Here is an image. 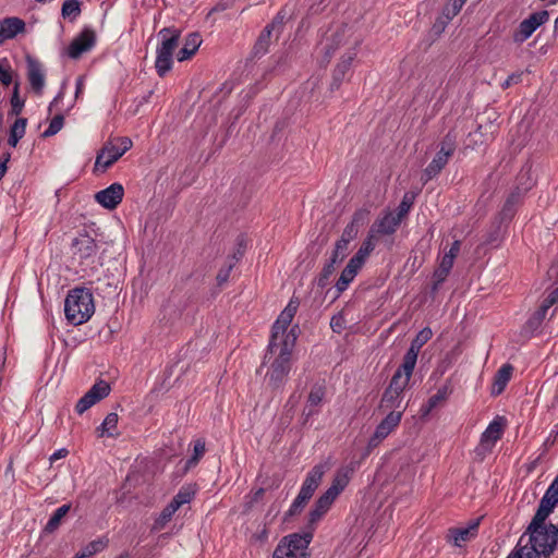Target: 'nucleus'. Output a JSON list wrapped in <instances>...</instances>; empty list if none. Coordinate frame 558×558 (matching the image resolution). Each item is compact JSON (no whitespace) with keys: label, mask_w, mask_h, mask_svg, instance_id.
I'll use <instances>...</instances> for the list:
<instances>
[{"label":"nucleus","mask_w":558,"mask_h":558,"mask_svg":"<svg viewBox=\"0 0 558 558\" xmlns=\"http://www.w3.org/2000/svg\"><path fill=\"white\" fill-rule=\"evenodd\" d=\"M96 43V35L94 31L85 28L78 36H76L66 49V54L71 59H78L83 53L89 51Z\"/></svg>","instance_id":"dca6fc26"},{"label":"nucleus","mask_w":558,"mask_h":558,"mask_svg":"<svg viewBox=\"0 0 558 558\" xmlns=\"http://www.w3.org/2000/svg\"><path fill=\"white\" fill-rule=\"evenodd\" d=\"M325 397V387L322 385H315L312 387L308 398H307V407L316 408L319 407Z\"/></svg>","instance_id":"58836bf2"},{"label":"nucleus","mask_w":558,"mask_h":558,"mask_svg":"<svg viewBox=\"0 0 558 558\" xmlns=\"http://www.w3.org/2000/svg\"><path fill=\"white\" fill-rule=\"evenodd\" d=\"M357 233H359V228H356L352 223H349L344 228V230L341 234V238L339 240L344 241V243L349 244L350 241H352L353 239L356 238Z\"/></svg>","instance_id":"4d7b16f0"},{"label":"nucleus","mask_w":558,"mask_h":558,"mask_svg":"<svg viewBox=\"0 0 558 558\" xmlns=\"http://www.w3.org/2000/svg\"><path fill=\"white\" fill-rule=\"evenodd\" d=\"M433 337V331L430 328L428 327H425L423 328L417 335L416 337L413 339V341L411 342V345L410 348L411 349H414L416 352L420 353V350L421 348L427 342L430 340V338Z\"/></svg>","instance_id":"ea45409f"},{"label":"nucleus","mask_w":558,"mask_h":558,"mask_svg":"<svg viewBox=\"0 0 558 558\" xmlns=\"http://www.w3.org/2000/svg\"><path fill=\"white\" fill-rule=\"evenodd\" d=\"M418 352L414 349L409 348L407 353L404 354L402 364L398 367L395 373H399L402 378H407V384L410 383L413 369L416 365Z\"/></svg>","instance_id":"bb28decb"},{"label":"nucleus","mask_w":558,"mask_h":558,"mask_svg":"<svg viewBox=\"0 0 558 558\" xmlns=\"http://www.w3.org/2000/svg\"><path fill=\"white\" fill-rule=\"evenodd\" d=\"M386 416L378 423L374 434L371 436L367 448L369 450L381 444L400 425L403 411L385 412Z\"/></svg>","instance_id":"f8f14e48"},{"label":"nucleus","mask_w":558,"mask_h":558,"mask_svg":"<svg viewBox=\"0 0 558 558\" xmlns=\"http://www.w3.org/2000/svg\"><path fill=\"white\" fill-rule=\"evenodd\" d=\"M369 214H371V211L367 208L357 209L353 214L352 220L350 223H352L353 226H355L356 228L360 229L361 227L366 225V222L368 221Z\"/></svg>","instance_id":"09e8293b"},{"label":"nucleus","mask_w":558,"mask_h":558,"mask_svg":"<svg viewBox=\"0 0 558 558\" xmlns=\"http://www.w3.org/2000/svg\"><path fill=\"white\" fill-rule=\"evenodd\" d=\"M551 513L548 508L543 507L541 504L538 505L537 511L531 522L533 526L535 525H546L545 520Z\"/></svg>","instance_id":"6e6d98bb"},{"label":"nucleus","mask_w":558,"mask_h":558,"mask_svg":"<svg viewBox=\"0 0 558 558\" xmlns=\"http://www.w3.org/2000/svg\"><path fill=\"white\" fill-rule=\"evenodd\" d=\"M118 420L119 417L117 413H109L101 425L97 428L98 437L113 436V430L117 428Z\"/></svg>","instance_id":"72a5a7b5"},{"label":"nucleus","mask_w":558,"mask_h":558,"mask_svg":"<svg viewBox=\"0 0 558 558\" xmlns=\"http://www.w3.org/2000/svg\"><path fill=\"white\" fill-rule=\"evenodd\" d=\"M106 544L101 541L90 542L81 553L80 555L83 558H90L95 554L101 551L105 548Z\"/></svg>","instance_id":"de8ad7c7"},{"label":"nucleus","mask_w":558,"mask_h":558,"mask_svg":"<svg viewBox=\"0 0 558 558\" xmlns=\"http://www.w3.org/2000/svg\"><path fill=\"white\" fill-rule=\"evenodd\" d=\"M64 123V117L61 113L56 114L50 123L49 126L45 130L44 136L49 137L56 135L62 128Z\"/></svg>","instance_id":"a18cd8bd"},{"label":"nucleus","mask_w":558,"mask_h":558,"mask_svg":"<svg viewBox=\"0 0 558 558\" xmlns=\"http://www.w3.org/2000/svg\"><path fill=\"white\" fill-rule=\"evenodd\" d=\"M195 494L196 488L194 485H184L179 489L177 495L172 498L171 502L180 509L183 505L190 504L193 500Z\"/></svg>","instance_id":"7c9ffc66"},{"label":"nucleus","mask_w":558,"mask_h":558,"mask_svg":"<svg viewBox=\"0 0 558 558\" xmlns=\"http://www.w3.org/2000/svg\"><path fill=\"white\" fill-rule=\"evenodd\" d=\"M232 267H233V265H232V264H230V265L228 266V268H226V269H220V270H219V272H218V275H217V278H216V279H217L218 284H223L225 282H227V281H228L229 276H230V271H231Z\"/></svg>","instance_id":"69168bd1"},{"label":"nucleus","mask_w":558,"mask_h":558,"mask_svg":"<svg viewBox=\"0 0 558 558\" xmlns=\"http://www.w3.org/2000/svg\"><path fill=\"white\" fill-rule=\"evenodd\" d=\"M327 512V509L319 507V505L315 502L313 509L308 513V524L311 526L317 524Z\"/></svg>","instance_id":"603ef678"},{"label":"nucleus","mask_w":558,"mask_h":558,"mask_svg":"<svg viewBox=\"0 0 558 558\" xmlns=\"http://www.w3.org/2000/svg\"><path fill=\"white\" fill-rule=\"evenodd\" d=\"M357 44H359L357 41L354 43V48L349 50L341 58V61L337 64V66L335 69V74H333L335 84L332 86H335L336 88L339 87L341 80L343 78V76L345 75L348 70L350 69L352 61L354 60V58L356 56Z\"/></svg>","instance_id":"393cba45"},{"label":"nucleus","mask_w":558,"mask_h":558,"mask_svg":"<svg viewBox=\"0 0 558 558\" xmlns=\"http://www.w3.org/2000/svg\"><path fill=\"white\" fill-rule=\"evenodd\" d=\"M312 538V531L286 535L276 546L271 558H308Z\"/></svg>","instance_id":"39448f33"},{"label":"nucleus","mask_w":558,"mask_h":558,"mask_svg":"<svg viewBox=\"0 0 558 558\" xmlns=\"http://www.w3.org/2000/svg\"><path fill=\"white\" fill-rule=\"evenodd\" d=\"M456 147L457 135L452 132H448L440 142L439 150L424 170L425 181L432 180L440 173L448 163L449 158L453 155Z\"/></svg>","instance_id":"1a4fd4ad"},{"label":"nucleus","mask_w":558,"mask_h":558,"mask_svg":"<svg viewBox=\"0 0 558 558\" xmlns=\"http://www.w3.org/2000/svg\"><path fill=\"white\" fill-rule=\"evenodd\" d=\"M544 318H545V316L541 315V313L538 311H536L534 313V315L527 320L526 327L535 330L541 326Z\"/></svg>","instance_id":"680f3d73"},{"label":"nucleus","mask_w":558,"mask_h":558,"mask_svg":"<svg viewBox=\"0 0 558 558\" xmlns=\"http://www.w3.org/2000/svg\"><path fill=\"white\" fill-rule=\"evenodd\" d=\"M557 502H558V493H557L556 486H553V484H550V486L547 488L546 493L542 497L539 504L543 507L548 508L550 511H553V509Z\"/></svg>","instance_id":"79ce46f5"},{"label":"nucleus","mask_w":558,"mask_h":558,"mask_svg":"<svg viewBox=\"0 0 558 558\" xmlns=\"http://www.w3.org/2000/svg\"><path fill=\"white\" fill-rule=\"evenodd\" d=\"M110 392V386L100 380L92 386V388L77 401L75 411L83 414L94 404L106 398Z\"/></svg>","instance_id":"2eb2a0df"},{"label":"nucleus","mask_w":558,"mask_h":558,"mask_svg":"<svg viewBox=\"0 0 558 558\" xmlns=\"http://www.w3.org/2000/svg\"><path fill=\"white\" fill-rule=\"evenodd\" d=\"M413 205V198L409 194H404L401 203L398 206L397 215L401 220L409 214Z\"/></svg>","instance_id":"5fc2aeb1"},{"label":"nucleus","mask_w":558,"mask_h":558,"mask_svg":"<svg viewBox=\"0 0 558 558\" xmlns=\"http://www.w3.org/2000/svg\"><path fill=\"white\" fill-rule=\"evenodd\" d=\"M61 13L63 17L75 19L81 13L80 2L77 0H65Z\"/></svg>","instance_id":"37998d69"},{"label":"nucleus","mask_w":558,"mask_h":558,"mask_svg":"<svg viewBox=\"0 0 558 558\" xmlns=\"http://www.w3.org/2000/svg\"><path fill=\"white\" fill-rule=\"evenodd\" d=\"M202 44V37L198 33H191L186 36L183 47L179 50L178 61L183 62L191 59L198 50Z\"/></svg>","instance_id":"4be33fe9"},{"label":"nucleus","mask_w":558,"mask_h":558,"mask_svg":"<svg viewBox=\"0 0 558 558\" xmlns=\"http://www.w3.org/2000/svg\"><path fill=\"white\" fill-rule=\"evenodd\" d=\"M272 31H274V24H268L263 29V32L260 33V35L258 36V38L254 45V48H253L254 56H263L268 51Z\"/></svg>","instance_id":"cd10ccee"},{"label":"nucleus","mask_w":558,"mask_h":558,"mask_svg":"<svg viewBox=\"0 0 558 558\" xmlns=\"http://www.w3.org/2000/svg\"><path fill=\"white\" fill-rule=\"evenodd\" d=\"M407 378L401 379V375L399 373H395L388 387L385 389L378 410L381 412H390V411H403L405 410V405H402L404 390L408 387Z\"/></svg>","instance_id":"0eeeda50"},{"label":"nucleus","mask_w":558,"mask_h":558,"mask_svg":"<svg viewBox=\"0 0 558 558\" xmlns=\"http://www.w3.org/2000/svg\"><path fill=\"white\" fill-rule=\"evenodd\" d=\"M123 195V186L120 183H112L108 187L97 192L95 199L102 207L114 209L122 202Z\"/></svg>","instance_id":"aec40b11"},{"label":"nucleus","mask_w":558,"mask_h":558,"mask_svg":"<svg viewBox=\"0 0 558 558\" xmlns=\"http://www.w3.org/2000/svg\"><path fill=\"white\" fill-rule=\"evenodd\" d=\"M336 263H332L328 260L325 266L323 267V270L318 278L316 279V284L319 288H325L328 284L329 278L335 271Z\"/></svg>","instance_id":"c03bdc74"},{"label":"nucleus","mask_w":558,"mask_h":558,"mask_svg":"<svg viewBox=\"0 0 558 558\" xmlns=\"http://www.w3.org/2000/svg\"><path fill=\"white\" fill-rule=\"evenodd\" d=\"M529 536H525V544L535 549L541 558L550 555L558 544V529L553 525H529Z\"/></svg>","instance_id":"20e7f679"},{"label":"nucleus","mask_w":558,"mask_h":558,"mask_svg":"<svg viewBox=\"0 0 558 558\" xmlns=\"http://www.w3.org/2000/svg\"><path fill=\"white\" fill-rule=\"evenodd\" d=\"M524 74V71H518L512 74H510L502 83L501 88L507 89L512 85L519 84L522 82V76Z\"/></svg>","instance_id":"13d9d810"},{"label":"nucleus","mask_w":558,"mask_h":558,"mask_svg":"<svg viewBox=\"0 0 558 558\" xmlns=\"http://www.w3.org/2000/svg\"><path fill=\"white\" fill-rule=\"evenodd\" d=\"M11 105H12L13 111L16 114L20 113V111L22 110V108L24 106V101L20 100L19 95H17V85L14 88V94L11 99Z\"/></svg>","instance_id":"0e129e2a"},{"label":"nucleus","mask_w":558,"mask_h":558,"mask_svg":"<svg viewBox=\"0 0 558 558\" xmlns=\"http://www.w3.org/2000/svg\"><path fill=\"white\" fill-rule=\"evenodd\" d=\"M337 497L332 495L329 492H325L317 500L316 502L319 505V507L325 508L327 510L330 509L331 505L335 502Z\"/></svg>","instance_id":"bf43d9fd"},{"label":"nucleus","mask_w":558,"mask_h":558,"mask_svg":"<svg viewBox=\"0 0 558 558\" xmlns=\"http://www.w3.org/2000/svg\"><path fill=\"white\" fill-rule=\"evenodd\" d=\"M361 268L362 267L357 266L352 260H349L335 286L339 293H342L348 289L349 284L353 281Z\"/></svg>","instance_id":"a878e982"},{"label":"nucleus","mask_w":558,"mask_h":558,"mask_svg":"<svg viewBox=\"0 0 558 558\" xmlns=\"http://www.w3.org/2000/svg\"><path fill=\"white\" fill-rule=\"evenodd\" d=\"M549 20V13L546 10L532 13L527 19L523 20L518 29L513 33V41L518 44L524 43L532 34Z\"/></svg>","instance_id":"4468645a"},{"label":"nucleus","mask_w":558,"mask_h":558,"mask_svg":"<svg viewBox=\"0 0 558 558\" xmlns=\"http://www.w3.org/2000/svg\"><path fill=\"white\" fill-rule=\"evenodd\" d=\"M466 0H450L449 3L442 10V17L445 21H441L442 28L445 25L451 21L458 13L461 11L462 7Z\"/></svg>","instance_id":"c9c22d12"},{"label":"nucleus","mask_w":558,"mask_h":558,"mask_svg":"<svg viewBox=\"0 0 558 558\" xmlns=\"http://www.w3.org/2000/svg\"><path fill=\"white\" fill-rule=\"evenodd\" d=\"M307 502L308 500L306 498L298 494L289 510L287 511V515L293 517L301 513Z\"/></svg>","instance_id":"3c124183"},{"label":"nucleus","mask_w":558,"mask_h":558,"mask_svg":"<svg viewBox=\"0 0 558 558\" xmlns=\"http://www.w3.org/2000/svg\"><path fill=\"white\" fill-rule=\"evenodd\" d=\"M26 32V23L17 16H9L0 20V46L7 40L15 38Z\"/></svg>","instance_id":"412c9836"},{"label":"nucleus","mask_w":558,"mask_h":558,"mask_svg":"<svg viewBox=\"0 0 558 558\" xmlns=\"http://www.w3.org/2000/svg\"><path fill=\"white\" fill-rule=\"evenodd\" d=\"M26 64L27 80L29 82L31 88L36 95L41 96L46 83V74L43 64L38 60L31 57H27Z\"/></svg>","instance_id":"6ab92c4d"},{"label":"nucleus","mask_w":558,"mask_h":558,"mask_svg":"<svg viewBox=\"0 0 558 558\" xmlns=\"http://www.w3.org/2000/svg\"><path fill=\"white\" fill-rule=\"evenodd\" d=\"M448 397V389L447 387L439 388L435 395H433L426 405H425V413H429L433 409H435L440 402L445 401Z\"/></svg>","instance_id":"a19ab883"},{"label":"nucleus","mask_w":558,"mask_h":558,"mask_svg":"<svg viewBox=\"0 0 558 558\" xmlns=\"http://www.w3.org/2000/svg\"><path fill=\"white\" fill-rule=\"evenodd\" d=\"M293 348L292 336L288 338L282 345L277 344L274 350H271L270 344H268L263 365L268 364V371L265 377L268 379V385L272 388H279L284 384L291 369V354Z\"/></svg>","instance_id":"f257e3e1"},{"label":"nucleus","mask_w":558,"mask_h":558,"mask_svg":"<svg viewBox=\"0 0 558 558\" xmlns=\"http://www.w3.org/2000/svg\"><path fill=\"white\" fill-rule=\"evenodd\" d=\"M161 39L156 48L155 68L160 77H163L173 64V52L179 46L181 31L173 27H165L158 33Z\"/></svg>","instance_id":"7ed1b4c3"},{"label":"nucleus","mask_w":558,"mask_h":558,"mask_svg":"<svg viewBox=\"0 0 558 558\" xmlns=\"http://www.w3.org/2000/svg\"><path fill=\"white\" fill-rule=\"evenodd\" d=\"M482 518L473 519L468 522L464 526H456L448 529L446 533L447 543L451 544L454 547L462 548L466 543L476 538L478 534V527Z\"/></svg>","instance_id":"ddd939ff"},{"label":"nucleus","mask_w":558,"mask_h":558,"mask_svg":"<svg viewBox=\"0 0 558 558\" xmlns=\"http://www.w3.org/2000/svg\"><path fill=\"white\" fill-rule=\"evenodd\" d=\"M179 510L171 501L163 508L157 520L155 521V529H162Z\"/></svg>","instance_id":"4c0bfd02"},{"label":"nucleus","mask_w":558,"mask_h":558,"mask_svg":"<svg viewBox=\"0 0 558 558\" xmlns=\"http://www.w3.org/2000/svg\"><path fill=\"white\" fill-rule=\"evenodd\" d=\"M449 272L450 271H448L447 269H444L442 267L439 266L434 272V278L436 280V284L444 282L445 279L447 278V276L449 275Z\"/></svg>","instance_id":"774afa93"},{"label":"nucleus","mask_w":558,"mask_h":558,"mask_svg":"<svg viewBox=\"0 0 558 558\" xmlns=\"http://www.w3.org/2000/svg\"><path fill=\"white\" fill-rule=\"evenodd\" d=\"M454 257H452V255H448L447 253L442 256L441 260H440V264L439 266L442 267L444 269H447L448 271L451 270L452 266H453V263H454Z\"/></svg>","instance_id":"338daca9"},{"label":"nucleus","mask_w":558,"mask_h":558,"mask_svg":"<svg viewBox=\"0 0 558 558\" xmlns=\"http://www.w3.org/2000/svg\"><path fill=\"white\" fill-rule=\"evenodd\" d=\"M98 244L87 233L80 234L72 242L73 256L78 259L81 266H86V272L93 271L99 264Z\"/></svg>","instance_id":"6e6552de"},{"label":"nucleus","mask_w":558,"mask_h":558,"mask_svg":"<svg viewBox=\"0 0 558 558\" xmlns=\"http://www.w3.org/2000/svg\"><path fill=\"white\" fill-rule=\"evenodd\" d=\"M506 427V420L496 416L482 433L480 444L475 451L478 456L485 457L490 453L497 441L502 437Z\"/></svg>","instance_id":"9b49d317"},{"label":"nucleus","mask_w":558,"mask_h":558,"mask_svg":"<svg viewBox=\"0 0 558 558\" xmlns=\"http://www.w3.org/2000/svg\"><path fill=\"white\" fill-rule=\"evenodd\" d=\"M348 245L344 241L338 240L329 260L336 264L342 262L347 255Z\"/></svg>","instance_id":"49530a36"},{"label":"nucleus","mask_w":558,"mask_h":558,"mask_svg":"<svg viewBox=\"0 0 558 558\" xmlns=\"http://www.w3.org/2000/svg\"><path fill=\"white\" fill-rule=\"evenodd\" d=\"M122 157L114 141H108L96 156L94 172H105Z\"/></svg>","instance_id":"a211bd4d"},{"label":"nucleus","mask_w":558,"mask_h":558,"mask_svg":"<svg viewBox=\"0 0 558 558\" xmlns=\"http://www.w3.org/2000/svg\"><path fill=\"white\" fill-rule=\"evenodd\" d=\"M205 451H206L205 441L202 439H197L193 446V454L186 461L185 469L189 470L191 468H194L198 463V461L203 458V456L205 454Z\"/></svg>","instance_id":"e433bc0d"},{"label":"nucleus","mask_w":558,"mask_h":558,"mask_svg":"<svg viewBox=\"0 0 558 558\" xmlns=\"http://www.w3.org/2000/svg\"><path fill=\"white\" fill-rule=\"evenodd\" d=\"M347 326V320L343 312L335 314L330 319V328L333 332L341 333Z\"/></svg>","instance_id":"8fccbe9b"},{"label":"nucleus","mask_w":558,"mask_h":558,"mask_svg":"<svg viewBox=\"0 0 558 558\" xmlns=\"http://www.w3.org/2000/svg\"><path fill=\"white\" fill-rule=\"evenodd\" d=\"M513 372V367L511 364H504L495 374L493 387H492V395L493 396H499L508 385L509 380L511 379Z\"/></svg>","instance_id":"b1692460"},{"label":"nucleus","mask_w":558,"mask_h":558,"mask_svg":"<svg viewBox=\"0 0 558 558\" xmlns=\"http://www.w3.org/2000/svg\"><path fill=\"white\" fill-rule=\"evenodd\" d=\"M327 512V509L319 507V505L315 502L313 509L308 513V524L311 526L317 524Z\"/></svg>","instance_id":"864d4df0"},{"label":"nucleus","mask_w":558,"mask_h":558,"mask_svg":"<svg viewBox=\"0 0 558 558\" xmlns=\"http://www.w3.org/2000/svg\"><path fill=\"white\" fill-rule=\"evenodd\" d=\"M401 222L402 220L395 215V213L386 211L371 227V238H376L378 235H391L397 231Z\"/></svg>","instance_id":"f3484780"},{"label":"nucleus","mask_w":558,"mask_h":558,"mask_svg":"<svg viewBox=\"0 0 558 558\" xmlns=\"http://www.w3.org/2000/svg\"><path fill=\"white\" fill-rule=\"evenodd\" d=\"M0 82L9 86L12 83V74L10 68H4L0 64Z\"/></svg>","instance_id":"e2e57ef3"},{"label":"nucleus","mask_w":558,"mask_h":558,"mask_svg":"<svg viewBox=\"0 0 558 558\" xmlns=\"http://www.w3.org/2000/svg\"><path fill=\"white\" fill-rule=\"evenodd\" d=\"M351 35V29L343 24L331 26L324 38L319 43L320 51L325 54V59L328 62L333 56L336 50L347 43V39Z\"/></svg>","instance_id":"9d476101"},{"label":"nucleus","mask_w":558,"mask_h":558,"mask_svg":"<svg viewBox=\"0 0 558 558\" xmlns=\"http://www.w3.org/2000/svg\"><path fill=\"white\" fill-rule=\"evenodd\" d=\"M352 473H353L352 468L343 466V468L339 469L336 472L332 483H331L330 487L327 489V492H329L332 495H335L336 497H338L344 490V488L348 486V484L351 480Z\"/></svg>","instance_id":"5701e85b"},{"label":"nucleus","mask_w":558,"mask_h":558,"mask_svg":"<svg viewBox=\"0 0 558 558\" xmlns=\"http://www.w3.org/2000/svg\"><path fill=\"white\" fill-rule=\"evenodd\" d=\"M71 508V505H63L61 507H59L53 513L52 515L50 517V519L48 520L47 524H46V527L45 530L47 532H53L56 531L59 525L61 524V521L62 519L66 515V513L69 512Z\"/></svg>","instance_id":"f704fd0d"},{"label":"nucleus","mask_w":558,"mask_h":558,"mask_svg":"<svg viewBox=\"0 0 558 558\" xmlns=\"http://www.w3.org/2000/svg\"><path fill=\"white\" fill-rule=\"evenodd\" d=\"M507 558H541L535 554V549L531 548L525 544V534H523L514 549L509 554Z\"/></svg>","instance_id":"c756f323"},{"label":"nucleus","mask_w":558,"mask_h":558,"mask_svg":"<svg viewBox=\"0 0 558 558\" xmlns=\"http://www.w3.org/2000/svg\"><path fill=\"white\" fill-rule=\"evenodd\" d=\"M299 302L291 299L284 310L280 313L278 318L272 325L271 338L269 341L270 349H276V345H282L288 338L293 337V345L296 341L295 327L288 331V328L298 311Z\"/></svg>","instance_id":"423d86ee"},{"label":"nucleus","mask_w":558,"mask_h":558,"mask_svg":"<svg viewBox=\"0 0 558 558\" xmlns=\"http://www.w3.org/2000/svg\"><path fill=\"white\" fill-rule=\"evenodd\" d=\"M27 120L24 118L16 119L10 129L8 144L15 147L19 141L24 136Z\"/></svg>","instance_id":"2f4dec72"},{"label":"nucleus","mask_w":558,"mask_h":558,"mask_svg":"<svg viewBox=\"0 0 558 558\" xmlns=\"http://www.w3.org/2000/svg\"><path fill=\"white\" fill-rule=\"evenodd\" d=\"M112 141L116 142V148L121 153L123 156L128 150L132 147V141L129 137H117Z\"/></svg>","instance_id":"052dcab7"},{"label":"nucleus","mask_w":558,"mask_h":558,"mask_svg":"<svg viewBox=\"0 0 558 558\" xmlns=\"http://www.w3.org/2000/svg\"><path fill=\"white\" fill-rule=\"evenodd\" d=\"M325 474V468L322 464L315 465L306 475L303 485L314 490L319 486Z\"/></svg>","instance_id":"473e14b6"},{"label":"nucleus","mask_w":558,"mask_h":558,"mask_svg":"<svg viewBox=\"0 0 558 558\" xmlns=\"http://www.w3.org/2000/svg\"><path fill=\"white\" fill-rule=\"evenodd\" d=\"M374 238H371V233L368 232L367 238L363 241L359 251L350 258L357 266L362 267L366 262L369 254L374 251L375 244L373 242Z\"/></svg>","instance_id":"c85d7f7f"},{"label":"nucleus","mask_w":558,"mask_h":558,"mask_svg":"<svg viewBox=\"0 0 558 558\" xmlns=\"http://www.w3.org/2000/svg\"><path fill=\"white\" fill-rule=\"evenodd\" d=\"M64 313L66 320L73 326H78L89 320L95 313L92 292L86 288L72 289L64 301Z\"/></svg>","instance_id":"f03ea898"}]
</instances>
